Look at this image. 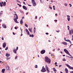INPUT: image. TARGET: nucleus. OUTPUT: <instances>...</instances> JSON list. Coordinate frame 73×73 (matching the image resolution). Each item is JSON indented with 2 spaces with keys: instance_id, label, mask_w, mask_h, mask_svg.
<instances>
[{
  "instance_id": "nucleus-1",
  "label": "nucleus",
  "mask_w": 73,
  "mask_h": 73,
  "mask_svg": "<svg viewBox=\"0 0 73 73\" xmlns=\"http://www.w3.org/2000/svg\"><path fill=\"white\" fill-rule=\"evenodd\" d=\"M45 61L48 64H50V59L48 57L46 56L45 57Z\"/></svg>"
},
{
  "instance_id": "nucleus-2",
  "label": "nucleus",
  "mask_w": 73,
  "mask_h": 73,
  "mask_svg": "<svg viewBox=\"0 0 73 73\" xmlns=\"http://www.w3.org/2000/svg\"><path fill=\"white\" fill-rule=\"evenodd\" d=\"M14 15H16V18L14 19V20L15 21V23H19V22L17 21V19H18V16L17 14L15 13L14 14Z\"/></svg>"
},
{
  "instance_id": "nucleus-3",
  "label": "nucleus",
  "mask_w": 73,
  "mask_h": 73,
  "mask_svg": "<svg viewBox=\"0 0 73 73\" xmlns=\"http://www.w3.org/2000/svg\"><path fill=\"white\" fill-rule=\"evenodd\" d=\"M64 51L65 52V53H66L67 54H68V55L70 56V57H72V56L70 55V53H69V52L68 51V50H67L64 49Z\"/></svg>"
},
{
  "instance_id": "nucleus-4",
  "label": "nucleus",
  "mask_w": 73,
  "mask_h": 73,
  "mask_svg": "<svg viewBox=\"0 0 73 73\" xmlns=\"http://www.w3.org/2000/svg\"><path fill=\"white\" fill-rule=\"evenodd\" d=\"M31 3L34 7H35L36 5V3L35 2V0H32Z\"/></svg>"
},
{
  "instance_id": "nucleus-5",
  "label": "nucleus",
  "mask_w": 73,
  "mask_h": 73,
  "mask_svg": "<svg viewBox=\"0 0 73 73\" xmlns=\"http://www.w3.org/2000/svg\"><path fill=\"white\" fill-rule=\"evenodd\" d=\"M46 71L45 68H44V66H43L42 67V69L41 70V72H45Z\"/></svg>"
},
{
  "instance_id": "nucleus-6",
  "label": "nucleus",
  "mask_w": 73,
  "mask_h": 73,
  "mask_svg": "<svg viewBox=\"0 0 73 73\" xmlns=\"http://www.w3.org/2000/svg\"><path fill=\"white\" fill-rule=\"evenodd\" d=\"M66 65V66L68 68H69V69H72V70H73V67H71L70 65H69L68 64H65Z\"/></svg>"
},
{
  "instance_id": "nucleus-7",
  "label": "nucleus",
  "mask_w": 73,
  "mask_h": 73,
  "mask_svg": "<svg viewBox=\"0 0 73 73\" xmlns=\"http://www.w3.org/2000/svg\"><path fill=\"white\" fill-rule=\"evenodd\" d=\"M45 68L47 71V73H49L50 72V71L49 70V68H48V66H47V65H46Z\"/></svg>"
},
{
  "instance_id": "nucleus-8",
  "label": "nucleus",
  "mask_w": 73,
  "mask_h": 73,
  "mask_svg": "<svg viewBox=\"0 0 73 73\" xmlns=\"http://www.w3.org/2000/svg\"><path fill=\"white\" fill-rule=\"evenodd\" d=\"M45 52V50H43L41 51L40 53L41 54H44Z\"/></svg>"
},
{
  "instance_id": "nucleus-9",
  "label": "nucleus",
  "mask_w": 73,
  "mask_h": 73,
  "mask_svg": "<svg viewBox=\"0 0 73 73\" xmlns=\"http://www.w3.org/2000/svg\"><path fill=\"white\" fill-rule=\"evenodd\" d=\"M67 19L68 21H70V16L69 15H67Z\"/></svg>"
},
{
  "instance_id": "nucleus-10",
  "label": "nucleus",
  "mask_w": 73,
  "mask_h": 73,
  "mask_svg": "<svg viewBox=\"0 0 73 73\" xmlns=\"http://www.w3.org/2000/svg\"><path fill=\"white\" fill-rule=\"evenodd\" d=\"M61 43L62 44H64V45H67L68 44V43L66 42H62Z\"/></svg>"
},
{
  "instance_id": "nucleus-11",
  "label": "nucleus",
  "mask_w": 73,
  "mask_h": 73,
  "mask_svg": "<svg viewBox=\"0 0 73 73\" xmlns=\"http://www.w3.org/2000/svg\"><path fill=\"white\" fill-rule=\"evenodd\" d=\"M25 31L27 33V35H29V31H28V30L27 29H26Z\"/></svg>"
},
{
  "instance_id": "nucleus-12",
  "label": "nucleus",
  "mask_w": 73,
  "mask_h": 73,
  "mask_svg": "<svg viewBox=\"0 0 73 73\" xmlns=\"http://www.w3.org/2000/svg\"><path fill=\"white\" fill-rule=\"evenodd\" d=\"M23 7L24 9H25V10H27V7H25V6L23 5Z\"/></svg>"
},
{
  "instance_id": "nucleus-13",
  "label": "nucleus",
  "mask_w": 73,
  "mask_h": 73,
  "mask_svg": "<svg viewBox=\"0 0 73 73\" xmlns=\"http://www.w3.org/2000/svg\"><path fill=\"white\" fill-rule=\"evenodd\" d=\"M2 26L4 28H7V26L5 25L4 24H3L2 25Z\"/></svg>"
},
{
  "instance_id": "nucleus-14",
  "label": "nucleus",
  "mask_w": 73,
  "mask_h": 73,
  "mask_svg": "<svg viewBox=\"0 0 73 73\" xmlns=\"http://www.w3.org/2000/svg\"><path fill=\"white\" fill-rule=\"evenodd\" d=\"M66 41H67V42H70V43L71 44H72V42L69 39H67L66 40Z\"/></svg>"
},
{
  "instance_id": "nucleus-15",
  "label": "nucleus",
  "mask_w": 73,
  "mask_h": 73,
  "mask_svg": "<svg viewBox=\"0 0 73 73\" xmlns=\"http://www.w3.org/2000/svg\"><path fill=\"white\" fill-rule=\"evenodd\" d=\"M6 45H7V44H6V43H4L3 44V48H5V46H6Z\"/></svg>"
},
{
  "instance_id": "nucleus-16",
  "label": "nucleus",
  "mask_w": 73,
  "mask_h": 73,
  "mask_svg": "<svg viewBox=\"0 0 73 73\" xmlns=\"http://www.w3.org/2000/svg\"><path fill=\"white\" fill-rule=\"evenodd\" d=\"M2 3L3 4V6H5V5H6V2H5L3 3V1H2Z\"/></svg>"
},
{
  "instance_id": "nucleus-17",
  "label": "nucleus",
  "mask_w": 73,
  "mask_h": 73,
  "mask_svg": "<svg viewBox=\"0 0 73 73\" xmlns=\"http://www.w3.org/2000/svg\"><path fill=\"white\" fill-rule=\"evenodd\" d=\"M65 72L66 73H68V69L66 68L65 69Z\"/></svg>"
},
{
  "instance_id": "nucleus-18",
  "label": "nucleus",
  "mask_w": 73,
  "mask_h": 73,
  "mask_svg": "<svg viewBox=\"0 0 73 73\" xmlns=\"http://www.w3.org/2000/svg\"><path fill=\"white\" fill-rule=\"evenodd\" d=\"M16 50L15 49H14L13 50V52L14 53H15V54H16L17 53V52H16Z\"/></svg>"
},
{
  "instance_id": "nucleus-19",
  "label": "nucleus",
  "mask_w": 73,
  "mask_h": 73,
  "mask_svg": "<svg viewBox=\"0 0 73 73\" xmlns=\"http://www.w3.org/2000/svg\"><path fill=\"white\" fill-rule=\"evenodd\" d=\"M69 34L70 35H71L72 34V31L70 30H69Z\"/></svg>"
},
{
  "instance_id": "nucleus-20",
  "label": "nucleus",
  "mask_w": 73,
  "mask_h": 73,
  "mask_svg": "<svg viewBox=\"0 0 73 73\" xmlns=\"http://www.w3.org/2000/svg\"><path fill=\"white\" fill-rule=\"evenodd\" d=\"M5 69H3L2 70V73H4V72H5Z\"/></svg>"
},
{
  "instance_id": "nucleus-21",
  "label": "nucleus",
  "mask_w": 73,
  "mask_h": 73,
  "mask_svg": "<svg viewBox=\"0 0 73 73\" xmlns=\"http://www.w3.org/2000/svg\"><path fill=\"white\" fill-rule=\"evenodd\" d=\"M23 19H21L20 21V24L22 25L23 24Z\"/></svg>"
},
{
  "instance_id": "nucleus-22",
  "label": "nucleus",
  "mask_w": 73,
  "mask_h": 73,
  "mask_svg": "<svg viewBox=\"0 0 73 73\" xmlns=\"http://www.w3.org/2000/svg\"><path fill=\"white\" fill-rule=\"evenodd\" d=\"M10 58H11V56H9L7 57V60H8L10 59Z\"/></svg>"
},
{
  "instance_id": "nucleus-23",
  "label": "nucleus",
  "mask_w": 73,
  "mask_h": 73,
  "mask_svg": "<svg viewBox=\"0 0 73 73\" xmlns=\"http://www.w3.org/2000/svg\"><path fill=\"white\" fill-rule=\"evenodd\" d=\"M10 67H9V66H7L6 67V69L7 70H9V68H10Z\"/></svg>"
},
{
  "instance_id": "nucleus-24",
  "label": "nucleus",
  "mask_w": 73,
  "mask_h": 73,
  "mask_svg": "<svg viewBox=\"0 0 73 73\" xmlns=\"http://www.w3.org/2000/svg\"><path fill=\"white\" fill-rule=\"evenodd\" d=\"M29 31L30 32H31V33H32V29L31 28H29Z\"/></svg>"
},
{
  "instance_id": "nucleus-25",
  "label": "nucleus",
  "mask_w": 73,
  "mask_h": 73,
  "mask_svg": "<svg viewBox=\"0 0 73 73\" xmlns=\"http://www.w3.org/2000/svg\"><path fill=\"white\" fill-rule=\"evenodd\" d=\"M9 56H10V54L6 53V56H7V57H8Z\"/></svg>"
},
{
  "instance_id": "nucleus-26",
  "label": "nucleus",
  "mask_w": 73,
  "mask_h": 73,
  "mask_svg": "<svg viewBox=\"0 0 73 73\" xmlns=\"http://www.w3.org/2000/svg\"><path fill=\"white\" fill-rule=\"evenodd\" d=\"M53 70L54 72H57V70H56V68H53Z\"/></svg>"
},
{
  "instance_id": "nucleus-27",
  "label": "nucleus",
  "mask_w": 73,
  "mask_h": 73,
  "mask_svg": "<svg viewBox=\"0 0 73 73\" xmlns=\"http://www.w3.org/2000/svg\"><path fill=\"white\" fill-rule=\"evenodd\" d=\"M29 36H30V37H33L34 35H30Z\"/></svg>"
},
{
  "instance_id": "nucleus-28",
  "label": "nucleus",
  "mask_w": 73,
  "mask_h": 73,
  "mask_svg": "<svg viewBox=\"0 0 73 73\" xmlns=\"http://www.w3.org/2000/svg\"><path fill=\"white\" fill-rule=\"evenodd\" d=\"M25 26L27 28L28 27V25H27V24L26 23L25 24Z\"/></svg>"
},
{
  "instance_id": "nucleus-29",
  "label": "nucleus",
  "mask_w": 73,
  "mask_h": 73,
  "mask_svg": "<svg viewBox=\"0 0 73 73\" xmlns=\"http://www.w3.org/2000/svg\"><path fill=\"white\" fill-rule=\"evenodd\" d=\"M66 57H69V58H73V57H70L69 56H66Z\"/></svg>"
},
{
  "instance_id": "nucleus-30",
  "label": "nucleus",
  "mask_w": 73,
  "mask_h": 73,
  "mask_svg": "<svg viewBox=\"0 0 73 73\" xmlns=\"http://www.w3.org/2000/svg\"><path fill=\"white\" fill-rule=\"evenodd\" d=\"M0 6L1 7H3V5L2 4V3L1 2L0 3Z\"/></svg>"
},
{
  "instance_id": "nucleus-31",
  "label": "nucleus",
  "mask_w": 73,
  "mask_h": 73,
  "mask_svg": "<svg viewBox=\"0 0 73 73\" xmlns=\"http://www.w3.org/2000/svg\"><path fill=\"white\" fill-rule=\"evenodd\" d=\"M7 49H8V47H7L6 48L5 50H7Z\"/></svg>"
},
{
  "instance_id": "nucleus-32",
  "label": "nucleus",
  "mask_w": 73,
  "mask_h": 73,
  "mask_svg": "<svg viewBox=\"0 0 73 73\" xmlns=\"http://www.w3.org/2000/svg\"><path fill=\"white\" fill-rule=\"evenodd\" d=\"M34 33H35V32H36V28H35V27L34 28Z\"/></svg>"
},
{
  "instance_id": "nucleus-33",
  "label": "nucleus",
  "mask_w": 73,
  "mask_h": 73,
  "mask_svg": "<svg viewBox=\"0 0 73 73\" xmlns=\"http://www.w3.org/2000/svg\"><path fill=\"white\" fill-rule=\"evenodd\" d=\"M62 60L63 61H66V59H62Z\"/></svg>"
},
{
  "instance_id": "nucleus-34",
  "label": "nucleus",
  "mask_w": 73,
  "mask_h": 73,
  "mask_svg": "<svg viewBox=\"0 0 73 73\" xmlns=\"http://www.w3.org/2000/svg\"><path fill=\"white\" fill-rule=\"evenodd\" d=\"M56 31L57 32V33H58L59 32H60V30H58V31Z\"/></svg>"
},
{
  "instance_id": "nucleus-35",
  "label": "nucleus",
  "mask_w": 73,
  "mask_h": 73,
  "mask_svg": "<svg viewBox=\"0 0 73 73\" xmlns=\"http://www.w3.org/2000/svg\"><path fill=\"white\" fill-rule=\"evenodd\" d=\"M49 8L50 9H52V8L50 6H49Z\"/></svg>"
},
{
  "instance_id": "nucleus-36",
  "label": "nucleus",
  "mask_w": 73,
  "mask_h": 73,
  "mask_svg": "<svg viewBox=\"0 0 73 73\" xmlns=\"http://www.w3.org/2000/svg\"><path fill=\"white\" fill-rule=\"evenodd\" d=\"M69 5H70V7H72V5L70 3L69 4Z\"/></svg>"
},
{
  "instance_id": "nucleus-37",
  "label": "nucleus",
  "mask_w": 73,
  "mask_h": 73,
  "mask_svg": "<svg viewBox=\"0 0 73 73\" xmlns=\"http://www.w3.org/2000/svg\"><path fill=\"white\" fill-rule=\"evenodd\" d=\"M1 39L2 40H4V37H2L1 38Z\"/></svg>"
},
{
  "instance_id": "nucleus-38",
  "label": "nucleus",
  "mask_w": 73,
  "mask_h": 73,
  "mask_svg": "<svg viewBox=\"0 0 73 73\" xmlns=\"http://www.w3.org/2000/svg\"><path fill=\"white\" fill-rule=\"evenodd\" d=\"M21 36H23V34H22L23 33V32H21Z\"/></svg>"
},
{
  "instance_id": "nucleus-39",
  "label": "nucleus",
  "mask_w": 73,
  "mask_h": 73,
  "mask_svg": "<svg viewBox=\"0 0 73 73\" xmlns=\"http://www.w3.org/2000/svg\"><path fill=\"white\" fill-rule=\"evenodd\" d=\"M64 5L65 6H67V5H67V4L66 3H65Z\"/></svg>"
},
{
  "instance_id": "nucleus-40",
  "label": "nucleus",
  "mask_w": 73,
  "mask_h": 73,
  "mask_svg": "<svg viewBox=\"0 0 73 73\" xmlns=\"http://www.w3.org/2000/svg\"><path fill=\"white\" fill-rule=\"evenodd\" d=\"M37 65H35L36 67H35V68H37Z\"/></svg>"
},
{
  "instance_id": "nucleus-41",
  "label": "nucleus",
  "mask_w": 73,
  "mask_h": 73,
  "mask_svg": "<svg viewBox=\"0 0 73 73\" xmlns=\"http://www.w3.org/2000/svg\"><path fill=\"white\" fill-rule=\"evenodd\" d=\"M18 50V47L17 46L16 48V50Z\"/></svg>"
},
{
  "instance_id": "nucleus-42",
  "label": "nucleus",
  "mask_w": 73,
  "mask_h": 73,
  "mask_svg": "<svg viewBox=\"0 0 73 73\" xmlns=\"http://www.w3.org/2000/svg\"><path fill=\"white\" fill-rule=\"evenodd\" d=\"M18 1V3H21V2H20V1L18 0V1Z\"/></svg>"
},
{
  "instance_id": "nucleus-43",
  "label": "nucleus",
  "mask_w": 73,
  "mask_h": 73,
  "mask_svg": "<svg viewBox=\"0 0 73 73\" xmlns=\"http://www.w3.org/2000/svg\"><path fill=\"white\" fill-rule=\"evenodd\" d=\"M17 56H16L15 57V59H17Z\"/></svg>"
},
{
  "instance_id": "nucleus-44",
  "label": "nucleus",
  "mask_w": 73,
  "mask_h": 73,
  "mask_svg": "<svg viewBox=\"0 0 73 73\" xmlns=\"http://www.w3.org/2000/svg\"><path fill=\"white\" fill-rule=\"evenodd\" d=\"M48 33H46V35H48Z\"/></svg>"
},
{
  "instance_id": "nucleus-45",
  "label": "nucleus",
  "mask_w": 73,
  "mask_h": 73,
  "mask_svg": "<svg viewBox=\"0 0 73 73\" xmlns=\"http://www.w3.org/2000/svg\"><path fill=\"white\" fill-rule=\"evenodd\" d=\"M70 73H73V71H70Z\"/></svg>"
},
{
  "instance_id": "nucleus-46",
  "label": "nucleus",
  "mask_w": 73,
  "mask_h": 73,
  "mask_svg": "<svg viewBox=\"0 0 73 73\" xmlns=\"http://www.w3.org/2000/svg\"><path fill=\"white\" fill-rule=\"evenodd\" d=\"M23 4H25V3L24 2H23Z\"/></svg>"
},
{
  "instance_id": "nucleus-47",
  "label": "nucleus",
  "mask_w": 73,
  "mask_h": 73,
  "mask_svg": "<svg viewBox=\"0 0 73 73\" xmlns=\"http://www.w3.org/2000/svg\"><path fill=\"white\" fill-rule=\"evenodd\" d=\"M57 64V62H56L55 63V65H56V64Z\"/></svg>"
},
{
  "instance_id": "nucleus-48",
  "label": "nucleus",
  "mask_w": 73,
  "mask_h": 73,
  "mask_svg": "<svg viewBox=\"0 0 73 73\" xmlns=\"http://www.w3.org/2000/svg\"><path fill=\"white\" fill-rule=\"evenodd\" d=\"M72 33H73V29H72Z\"/></svg>"
},
{
  "instance_id": "nucleus-49",
  "label": "nucleus",
  "mask_w": 73,
  "mask_h": 73,
  "mask_svg": "<svg viewBox=\"0 0 73 73\" xmlns=\"http://www.w3.org/2000/svg\"><path fill=\"white\" fill-rule=\"evenodd\" d=\"M15 29H17V27H15Z\"/></svg>"
},
{
  "instance_id": "nucleus-50",
  "label": "nucleus",
  "mask_w": 73,
  "mask_h": 73,
  "mask_svg": "<svg viewBox=\"0 0 73 73\" xmlns=\"http://www.w3.org/2000/svg\"><path fill=\"white\" fill-rule=\"evenodd\" d=\"M64 40H65V41H66V38H64Z\"/></svg>"
},
{
  "instance_id": "nucleus-51",
  "label": "nucleus",
  "mask_w": 73,
  "mask_h": 73,
  "mask_svg": "<svg viewBox=\"0 0 73 73\" xmlns=\"http://www.w3.org/2000/svg\"><path fill=\"white\" fill-rule=\"evenodd\" d=\"M22 19H24V17H22Z\"/></svg>"
},
{
  "instance_id": "nucleus-52",
  "label": "nucleus",
  "mask_w": 73,
  "mask_h": 73,
  "mask_svg": "<svg viewBox=\"0 0 73 73\" xmlns=\"http://www.w3.org/2000/svg\"><path fill=\"white\" fill-rule=\"evenodd\" d=\"M13 33L14 35H15V33H14L13 32Z\"/></svg>"
},
{
  "instance_id": "nucleus-53",
  "label": "nucleus",
  "mask_w": 73,
  "mask_h": 73,
  "mask_svg": "<svg viewBox=\"0 0 73 73\" xmlns=\"http://www.w3.org/2000/svg\"><path fill=\"white\" fill-rule=\"evenodd\" d=\"M54 21H56H56H57V20H54Z\"/></svg>"
},
{
  "instance_id": "nucleus-54",
  "label": "nucleus",
  "mask_w": 73,
  "mask_h": 73,
  "mask_svg": "<svg viewBox=\"0 0 73 73\" xmlns=\"http://www.w3.org/2000/svg\"><path fill=\"white\" fill-rule=\"evenodd\" d=\"M2 15V13H0V15Z\"/></svg>"
},
{
  "instance_id": "nucleus-55",
  "label": "nucleus",
  "mask_w": 73,
  "mask_h": 73,
  "mask_svg": "<svg viewBox=\"0 0 73 73\" xmlns=\"http://www.w3.org/2000/svg\"><path fill=\"white\" fill-rule=\"evenodd\" d=\"M37 16H36L35 17V19H37Z\"/></svg>"
},
{
  "instance_id": "nucleus-56",
  "label": "nucleus",
  "mask_w": 73,
  "mask_h": 73,
  "mask_svg": "<svg viewBox=\"0 0 73 73\" xmlns=\"http://www.w3.org/2000/svg\"><path fill=\"white\" fill-rule=\"evenodd\" d=\"M62 66L61 65H60L59 66V68H60V66Z\"/></svg>"
},
{
  "instance_id": "nucleus-57",
  "label": "nucleus",
  "mask_w": 73,
  "mask_h": 73,
  "mask_svg": "<svg viewBox=\"0 0 73 73\" xmlns=\"http://www.w3.org/2000/svg\"><path fill=\"white\" fill-rule=\"evenodd\" d=\"M1 21H2V20H0V23H1Z\"/></svg>"
},
{
  "instance_id": "nucleus-58",
  "label": "nucleus",
  "mask_w": 73,
  "mask_h": 73,
  "mask_svg": "<svg viewBox=\"0 0 73 73\" xmlns=\"http://www.w3.org/2000/svg\"><path fill=\"white\" fill-rule=\"evenodd\" d=\"M19 7H21V5H19Z\"/></svg>"
},
{
  "instance_id": "nucleus-59",
  "label": "nucleus",
  "mask_w": 73,
  "mask_h": 73,
  "mask_svg": "<svg viewBox=\"0 0 73 73\" xmlns=\"http://www.w3.org/2000/svg\"><path fill=\"white\" fill-rule=\"evenodd\" d=\"M51 56H53V54H52L51 55Z\"/></svg>"
},
{
  "instance_id": "nucleus-60",
  "label": "nucleus",
  "mask_w": 73,
  "mask_h": 73,
  "mask_svg": "<svg viewBox=\"0 0 73 73\" xmlns=\"http://www.w3.org/2000/svg\"><path fill=\"white\" fill-rule=\"evenodd\" d=\"M60 52L62 53H62H63L61 51Z\"/></svg>"
},
{
  "instance_id": "nucleus-61",
  "label": "nucleus",
  "mask_w": 73,
  "mask_h": 73,
  "mask_svg": "<svg viewBox=\"0 0 73 73\" xmlns=\"http://www.w3.org/2000/svg\"><path fill=\"white\" fill-rule=\"evenodd\" d=\"M55 66H58V65H57V64H55Z\"/></svg>"
},
{
  "instance_id": "nucleus-62",
  "label": "nucleus",
  "mask_w": 73,
  "mask_h": 73,
  "mask_svg": "<svg viewBox=\"0 0 73 73\" xmlns=\"http://www.w3.org/2000/svg\"><path fill=\"white\" fill-rule=\"evenodd\" d=\"M2 62V61H0V63H1Z\"/></svg>"
},
{
  "instance_id": "nucleus-63",
  "label": "nucleus",
  "mask_w": 73,
  "mask_h": 73,
  "mask_svg": "<svg viewBox=\"0 0 73 73\" xmlns=\"http://www.w3.org/2000/svg\"><path fill=\"white\" fill-rule=\"evenodd\" d=\"M72 40H73V35L72 36Z\"/></svg>"
},
{
  "instance_id": "nucleus-64",
  "label": "nucleus",
  "mask_w": 73,
  "mask_h": 73,
  "mask_svg": "<svg viewBox=\"0 0 73 73\" xmlns=\"http://www.w3.org/2000/svg\"><path fill=\"white\" fill-rule=\"evenodd\" d=\"M60 73H63L62 72H61H61H60Z\"/></svg>"
}]
</instances>
